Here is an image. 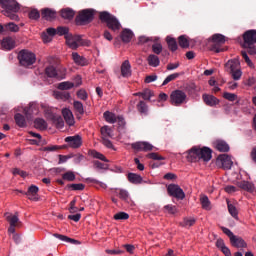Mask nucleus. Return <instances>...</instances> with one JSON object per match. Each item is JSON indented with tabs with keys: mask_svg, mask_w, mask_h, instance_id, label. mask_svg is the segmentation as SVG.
Instances as JSON below:
<instances>
[{
	"mask_svg": "<svg viewBox=\"0 0 256 256\" xmlns=\"http://www.w3.org/2000/svg\"><path fill=\"white\" fill-rule=\"evenodd\" d=\"M121 75L125 78L131 76V63L128 60H125L121 65Z\"/></svg>",
	"mask_w": 256,
	"mask_h": 256,
	"instance_id": "nucleus-21",
	"label": "nucleus"
},
{
	"mask_svg": "<svg viewBox=\"0 0 256 256\" xmlns=\"http://www.w3.org/2000/svg\"><path fill=\"white\" fill-rule=\"evenodd\" d=\"M75 16V12L69 8L61 10V17L66 20H72Z\"/></svg>",
	"mask_w": 256,
	"mask_h": 256,
	"instance_id": "nucleus-38",
	"label": "nucleus"
},
{
	"mask_svg": "<svg viewBox=\"0 0 256 256\" xmlns=\"http://www.w3.org/2000/svg\"><path fill=\"white\" fill-rule=\"evenodd\" d=\"M62 179L64 181L73 182L76 180V174L73 171H66L62 174Z\"/></svg>",
	"mask_w": 256,
	"mask_h": 256,
	"instance_id": "nucleus-41",
	"label": "nucleus"
},
{
	"mask_svg": "<svg viewBox=\"0 0 256 256\" xmlns=\"http://www.w3.org/2000/svg\"><path fill=\"white\" fill-rule=\"evenodd\" d=\"M1 45L4 50H12L15 48L16 42L14 38L6 37L3 39Z\"/></svg>",
	"mask_w": 256,
	"mask_h": 256,
	"instance_id": "nucleus-19",
	"label": "nucleus"
},
{
	"mask_svg": "<svg viewBox=\"0 0 256 256\" xmlns=\"http://www.w3.org/2000/svg\"><path fill=\"white\" fill-rule=\"evenodd\" d=\"M66 44L72 48L77 49L82 44L81 36H72L71 34H67L65 36Z\"/></svg>",
	"mask_w": 256,
	"mask_h": 256,
	"instance_id": "nucleus-12",
	"label": "nucleus"
},
{
	"mask_svg": "<svg viewBox=\"0 0 256 256\" xmlns=\"http://www.w3.org/2000/svg\"><path fill=\"white\" fill-rule=\"evenodd\" d=\"M212 50L216 51L217 53L224 51L221 46L226 42L225 36L221 34H215L210 39Z\"/></svg>",
	"mask_w": 256,
	"mask_h": 256,
	"instance_id": "nucleus-6",
	"label": "nucleus"
},
{
	"mask_svg": "<svg viewBox=\"0 0 256 256\" xmlns=\"http://www.w3.org/2000/svg\"><path fill=\"white\" fill-rule=\"evenodd\" d=\"M75 87V84L70 81H64L58 84L57 89L60 91H68V89H73Z\"/></svg>",
	"mask_w": 256,
	"mask_h": 256,
	"instance_id": "nucleus-35",
	"label": "nucleus"
},
{
	"mask_svg": "<svg viewBox=\"0 0 256 256\" xmlns=\"http://www.w3.org/2000/svg\"><path fill=\"white\" fill-rule=\"evenodd\" d=\"M53 236L61 241L67 242V243H75L76 242V240L68 238L67 236H63V235H59V234H53Z\"/></svg>",
	"mask_w": 256,
	"mask_h": 256,
	"instance_id": "nucleus-53",
	"label": "nucleus"
},
{
	"mask_svg": "<svg viewBox=\"0 0 256 256\" xmlns=\"http://www.w3.org/2000/svg\"><path fill=\"white\" fill-rule=\"evenodd\" d=\"M100 133H101V139L113 138L114 136L113 129L108 125L101 127Z\"/></svg>",
	"mask_w": 256,
	"mask_h": 256,
	"instance_id": "nucleus-22",
	"label": "nucleus"
},
{
	"mask_svg": "<svg viewBox=\"0 0 256 256\" xmlns=\"http://www.w3.org/2000/svg\"><path fill=\"white\" fill-rule=\"evenodd\" d=\"M76 96L78 97V99H81V101H87L88 99V93L85 89L78 90Z\"/></svg>",
	"mask_w": 256,
	"mask_h": 256,
	"instance_id": "nucleus-49",
	"label": "nucleus"
},
{
	"mask_svg": "<svg viewBox=\"0 0 256 256\" xmlns=\"http://www.w3.org/2000/svg\"><path fill=\"white\" fill-rule=\"evenodd\" d=\"M18 58L20 61V65L24 67L32 66L37 60L36 55L29 50L20 51Z\"/></svg>",
	"mask_w": 256,
	"mask_h": 256,
	"instance_id": "nucleus-5",
	"label": "nucleus"
},
{
	"mask_svg": "<svg viewBox=\"0 0 256 256\" xmlns=\"http://www.w3.org/2000/svg\"><path fill=\"white\" fill-rule=\"evenodd\" d=\"M94 19V12L92 10H83L76 17L77 24L90 23Z\"/></svg>",
	"mask_w": 256,
	"mask_h": 256,
	"instance_id": "nucleus-9",
	"label": "nucleus"
},
{
	"mask_svg": "<svg viewBox=\"0 0 256 256\" xmlns=\"http://www.w3.org/2000/svg\"><path fill=\"white\" fill-rule=\"evenodd\" d=\"M167 191L170 196L175 197L176 199L183 200L185 198V192L178 184H169Z\"/></svg>",
	"mask_w": 256,
	"mask_h": 256,
	"instance_id": "nucleus-7",
	"label": "nucleus"
},
{
	"mask_svg": "<svg viewBox=\"0 0 256 256\" xmlns=\"http://www.w3.org/2000/svg\"><path fill=\"white\" fill-rule=\"evenodd\" d=\"M152 50L155 54H160L163 50L162 45L160 43H155L152 45Z\"/></svg>",
	"mask_w": 256,
	"mask_h": 256,
	"instance_id": "nucleus-63",
	"label": "nucleus"
},
{
	"mask_svg": "<svg viewBox=\"0 0 256 256\" xmlns=\"http://www.w3.org/2000/svg\"><path fill=\"white\" fill-rule=\"evenodd\" d=\"M12 173H13L15 176L19 175V176L22 177V178H26V177H27V172L24 171V170H21V169H19V168H14L13 171H12Z\"/></svg>",
	"mask_w": 256,
	"mask_h": 256,
	"instance_id": "nucleus-59",
	"label": "nucleus"
},
{
	"mask_svg": "<svg viewBox=\"0 0 256 256\" xmlns=\"http://www.w3.org/2000/svg\"><path fill=\"white\" fill-rule=\"evenodd\" d=\"M5 218L10 223V226H17V223L19 222L18 212H16V214L6 212Z\"/></svg>",
	"mask_w": 256,
	"mask_h": 256,
	"instance_id": "nucleus-26",
	"label": "nucleus"
},
{
	"mask_svg": "<svg viewBox=\"0 0 256 256\" xmlns=\"http://www.w3.org/2000/svg\"><path fill=\"white\" fill-rule=\"evenodd\" d=\"M200 202H201L202 208L204 210H207V211L211 210V202H210L208 196H201Z\"/></svg>",
	"mask_w": 256,
	"mask_h": 256,
	"instance_id": "nucleus-40",
	"label": "nucleus"
},
{
	"mask_svg": "<svg viewBox=\"0 0 256 256\" xmlns=\"http://www.w3.org/2000/svg\"><path fill=\"white\" fill-rule=\"evenodd\" d=\"M15 121L20 128H25L27 126L25 117L20 113L15 115Z\"/></svg>",
	"mask_w": 256,
	"mask_h": 256,
	"instance_id": "nucleus-39",
	"label": "nucleus"
},
{
	"mask_svg": "<svg viewBox=\"0 0 256 256\" xmlns=\"http://www.w3.org/2000/svg\"><path fill=\"white\" fill-rule=\"evenodd\" d=\"M212 159V150L209 147L194 146L188 150L187 160L189 162H198L203 160L209 162Z\"/></svg>",
	"mask_w": 256,
	"mask_h": 256,
	"instance_id": "nucleus-1",
	"label": "nucleus"
},
{
	"mask_svg": "<svg viewBox=\"0 0 256 256\" xmlns=\"http://www.w3.org/2000/svg\"><path fill=\"white\" fill-rule=\"evenodd\" d=\"M146 157H147L148 159L157 160V161H162V160H164V157L158 155V154L155 153V152L148 153V154L146 155Z\"/></svg>",
	"mask_w": 256,
	"mask_h": 256,
	"instance_id": "nucleus-57",
	"label": "nucleus"
},
{
	"mask_svg": "<svg viewBox=\"0 0 256 256\" xmlns=\"http://www.w3.org/2000/svg\"><path fill=\"white\" fill-rule=\"evenodd\" d=\"M187 101V94L183 90L177 89L170 94V103L174 105V107H180V105H184Z\"/></svg>",
	"mask_w": 256,
	"mask_h": 256,
	"instance_id": "nucleus-4",
	"label": "nucleus"
},
{
	"mask_svg": "<svg viewBox=\"0 0 256 256\" xmlns=\"http://www.w3.org/2000/svg\"><path fill=\"white\" fill-rule=\"evenodd\" d=\"M113 192L119 196V198L123 201H126L128 202L129 199H130V195H129V192L125 189H121V188H115L113 190Z\"/></svg>",
	"mask_w": 256,
	"mask_h": 256,
	"instance_id": "nucleus-23",
	"label": "nucleus"
},
{
	"mask_svg": "<svg viewBox=\"0 0 256 256\" xmlns=\"http://www.w3.org/2000/svg\"><path fill=\"white\" fill-rule=\"evenodd\" d=\"M239 187L243 190H246L250 193H253L255 191V186L253 183L249 181H242L239 183Z\"/></svg>",
	"mask_w": 256,
	"mask_h": 256,
	"instance_id": "nucleus-33",
	"label": "nucleus"
},
{
	"mask_svg": "<svg viewBox=\"0 0 256 256\" xmlns=\"http://www.w3.org/2000/svg\"><path fill=\"white\" fill-rule=\"evenodd\" d=\"M90 155H91L93 158L98 159V160H101V161H103V162H105V163H109V162H110V160L107 159L106 156H105L103 153H100V152H98V151H96V150H92V151L90 152Z\"/></svg>",
	"mask_w": 256,
	"mask_h": 256,
	"instance_id": "nucleus-36",
	"label": "nucleus"
},
{
	"mask_svg": "<svg viewBox=\"0 0 256 256\" xmlns=\"http://www.w3.org/2000/svg\"><path fill=\"white\" fill-rule=\"evenodd\" d=\"M42 18L51 21L52 19L56 18V12L52 9H43L42 10Z\"/></svg>",
	"mask_w": 256,
	"mask_h": 256,
	"instance_id": "nucleus-28",
	"label": "nucleus"
},
{
	"mask_svg": "<svg viewBox=\"0 0 256 256\" xmlns=\"http://www.w3.org/2000/svg\"><path fill=\"white\" fill-rule=\"evenodd\" d=\"M45 74L50 77V78H58V79H63L65 78V74L59 75L58 71L56 70L55 67L53 66H48L45 68Z\"/></svg>",
	"mask_w": 256,
	"mask_h": 256,
	"instance_id": "nucleus-17",
	"label": "nucleus"
},
{
	"mask_svg": "<svg viewBox=\"0 0 256 256\" xmlns=\"http://www.w3.org/2000/svg\"><path fill=\"white\" fill-rule=\"evenodd\" d=\"M128 181L132 184H141L143 177L137 173H128Z\"/></svg>",
	"mask_w": 256,
	"mask_h": 256,
	"instance_id": "nucleus-29",
	"label": "nucleus"
},
{
	"mask_svg": "<svg viewBox=\"0 0 256 256\" xmlns=\"http://www.w3.org/2000/svg\"><path fill=\"white\" fill-rule=\"evenodd\" d=\"M178 43L182 48H188L190 46L189 38L186 35H181L178 38Z\"/></svg>",
	"mask_w": 256,
	"mask_h": 256,
	"instance_id": "nucleus-42",
	"label": "nucleus"
},
{
	"mask_svg": "<svg viewBox=\"0 0 256 256\" xmlns=\"http://www.w3.org/2000/svg\"><path fill=\"white\" fill-rule=\"evenodd\" d=\"M73 108L75 111V115L78 119H81V117L85 114V108L82 102L75 100L73 102Z\"/></svg>",
	"mask_w": 256,
	"mask_h": 256,
	"instance_id": "nucleus-16",
	"label": "nucleus"
},
{
	"mask_svg": "<svg viewBox=\"0 0 256 256\" xmlns=\"http://www.w3.org/2000/svg\"><path fill=\"white\" fill-rule=\"evenodd\" d=\"M141 97L145 101H149V99H151V97H153V91H151L150 89H145L144 91L141 92Z\"/></svg>",
	"mask_w": 256,
	"mask_h": 256,
	"instance_id": "nucleus-50",
	"label": "nucleus"
},
{
	"mask_svg": "<svg viewBox=\"0 0 256 256\" xmlns=\"http://www.w3.org/2000/svg\"><path fill=\"white\" fill-rule=\"evenodd\" d=\"M217 165L224 170H231L233 166L232 158L227 154H221L217 158Z\"/></svg>",
	"mask_w": 256,
	"mask_h": 256,
	"instance_id": "nucleus-8",
	"label": "nucleus"
},
{
	"mask_svg": "<svg viewBox=\"0 0 256 256\" xmlns=\"http://www.w3.org/2000/svg\"><path fill=\"white\" fill-rule=\"evenodd\" d=\"M158 38H149V37H146V36H141L138 38V44H145V43H148V42H153V41H157Z\"/></svg>",
	"mask_w": 256,
	"mask_h": 256,
	"instance_id": "nucleus-55",
	"label": "nucleus"
},
{
	"mask_svg": "<svg viewBox=\"0 0 256 256\" xmlns=\"http://www.w3.org/2000/svg\"><path fill=\"white\" fill-rule=\"evenodd\" d=\"M94 167L98 170H108L109 164H105L100 161H94Z\"/></svg>",
	"mask_w": 256,
	"mask_h": 256,
	"instance_id": "nucleus-52",
	"label": "nucleus"
},
{
	"mask_svg": "<svg viewBox=\"0 0 256 256\" xmlns=\"http://www.w3.org/2000/svg\"><path fill=\"white\" fill-rule=\"evenodd\" d=\"M39 187L37 185H30V187H28V191L24 192V195H26V197H28V200L30 201H38L39 200Z\"/></svg>",
	"mask_w": 256,
	"mask_h": 256,
	"instance_id": "nucleus-13",
	"label": "nucleus"
},
{
	"mask_svg": "<svg viewBox=\"0 0 256 256\" xmlns=\"http://www.w3.org/2000/svg\"><path fill=\"white\" fill-rule=\"evenodd\" d=\"M29 17L32 20H37L40 18V13L38 10H32V11H30Z\"/></svg>",
	"mask_w": 256,
	"mask_h": 256,
	"instance_id": "nucleus-64",
	"label": "nucleus"
},
{
	"mask_svg": "<svg viewBox=\"0 0 256 256\" xmlns=\"http://www.w3.org/2000/svg\"><path fill=\"white\" fill-rule=\"evenodd\" d=\"M69 148L78 149L82 146L83 140L80 135L68 136L64 139Z\"/></svg>",
	"mask_w": 256,
	"mask_h": 256,
	"instance_id": "nucleus-10",
	"label": "nucleus"
},
{
	"mask_svg": "<svg viewBox=\"0 0 256 256\" xmlns=\"http://www.w3.org/2000/svg\"><path fill=\"white\" fill-rule=\"evenodd\" d=\"M216 246L225 254V256H232L230 249L225 245L222 239H218Z\"/></svg>",
	"mask_w": 256,
	"mask_h": 256,
	"instance_id": "nucleus-30",
	"label": "nucleus"
},
{
	"mask_svg": "<svg viewBox=\"0 0 256 256\" xmlns=\"http://www.w3.org/2000/svg\"><path fill=\"white\" fill-rule=\"evenodd\" d=\"M164 210H165V212L172 214V215L177 213L176 206H172V204H167L166 206H164Z\"/></svg>",
	"mask_w": 256,
	"mask_h": 256,
	"instance_id": "nucleus-54",
	"label": "nucleus"
},
{
	"mask_svg": "<svg viewBox=\"0 0 256 256\" xmlns=\"http://www.w3.org/2000/svg\"><path fill=\"white\" fill-rule=\"evenodd\" d=\"M121 39L125 43L131 42V39H133V32L131 30L125 29L121 33Z\"/></svg>",
	"mask_w": 256,
	"mask_h": 256,
	"instance_id": "nucleus-37",
	"label": "nucleus"
},
{
	"mask_svg": "<svg viewBox=\"0 0 256 256\" xmlns=\"http://www.w3.org/2000/svg\"><path fill=\"white\" fill-rule=\"evenodd\" d=\"M137 110L140 114H147V112L149 111V107L147 106V103H145L144 101H140L137 104Z\"/></svg>",
	"mask_w": 256,
	"mask_h": 256,
	"instance_id": "nucleus-44",
	"label": "nucleus"
},
{
	"mask_svg": "<svg viewBox=\"0 0 256 256\" xmlns=\"http://www.w3.org/2000/svg\"><path fill=\"white\" fill-rule=\"evenodd\" d=\"M203 101L208 105L209 107H215V105H219L220 101L213 95L204 94L203 95Z\"/></svg>",
	"mask_w": 256,
	"mask_h": 256,
	"instance_id": "nucleus-18",
	"label": "nucleus"
},
{
	"mask_svg": "<svg viewBox=\"0 0 256 256\" xmlns=\"http://www.w3.org/2000/svg\"><path fill=\"white\" fill-rule=\"evenodd\" d=\"M0 4L3 8L2 13L9 17L12 20H19V17L16 15V13L19 11V5L14 0H0Z\"/></svg>",
	"mask_w": 256,
	"mask_h": 256,
	"instance_id": "nucleus-2",
	"label": "nucleus"
},
{
	"mask_svg": "<svg viewBox=\"0 0 256 256\" xmlns=\"http://www.w3.org/2000/svg\"><path fill=\"white\" fill-rule=\"evenodd\" d=\"M148 64L153 67H157L160 64L159 58L155 55H149Z\"/></svg>",
	"mask_w": 256,
	"mask_h": 256,
	"instance_id": "nucleus-47",
	"label": "nucleus"
},
{
	"mask_svg": "<svg viewBox=\"0 0 256 256\" xmlns=\"http://www.w3.org/2000/svg\"><path fill=\"white\" fill-rule=\"evenodd\" d=\"M196 223V220L192 217L190 218H185L180 225L184 228H190Z\"/></svg>",
	"mask_w": 256,
	"mask_h": 256,
	"instance_id": "nucleus-45",
	"label": "nucleus"
},
{
	"mask_svg": "<svg viewBox=\"0 0 256 256\" xmlns=\"http://www.w3.org/2000/svg\"><path fill=\"white\" fill-rule=\"evenodd\" d=\"M224 99H226L227 101H236V99H238V96L234 93H229V92H225L223 94Z\"/></svg>",
	"mask_w": 256,
	"mask_h": 256,
	"instance_id": "nucleus-56",
	"label": "nucleus"
},
{
	"mask_svg": "<svg viewBox=\"0 0 256 256\" xmlns=\"http://www.w3.org/2000/svg\"><path fill=\"white\" fill-rule=\"evenodd\" d=\"M69 205H70L69 213L75 214L79 211V208H77V206H76V200L75 199L71 200Z\"/></svg>",
	"mask_w": 256,
	"mask_h": 256,
	"instance_id": "nucleus-60",
	"label": "nucleus"
},
{
	"mask_svg": "<svg viewBox=\"0 0 256 256\" xmlns=\"http://www.w3.org/2000/svg\"><path fill=\"white\" fill-rule=\"evenodd\" d=\"M232 246L236 247V248H246L247 247V243L243 240V238L235 236L234 238H232L230 240Z\"/></svg>",
	"mask_w": 256,
	"mask_h": 256,
	"instance_id": "nucleus-25",
	"label": "nucleus"
},
{
	"mask_svg": "<svg viewBox=\"0 0 256 256\" xmlns=\"http://www.w3.org/2000/svg\"><path fill=\"white\" fill-rule=\"evenodd\" d=\"M228 210L233 218L238 219V210L234 204H230V202H228Z\"/></svg>",
	"mask_w": 256,
	"mask_h": 256,
	"instance_id": "nucleus-48",
	"label": "nucleus"
},
{
	"mask_svg": "<svg viewBox=\"0 0 256 256\" xmlns=\"http://www.w3.org/2000/svg\"><path fill=\"white\" fill-rule=\"evenodd\" d=\"M99 18L102 22L107 24V27L111 30L118 31L121 29V24L118 19L108 12H101Z\"/></svg>",
	"mask_w": 256,
	"mask_h": 256,
	"instance_id": "nucleus-3",
	"label": "nucleus"
},
{
	"mask_svg": "<svg viewBox=\"0 0 256 256\" xmlns=\"http://www.w3.org/2000/svg\"><path fill=\"white\" fill-rule=\"evenodd\" d=\"M182 74L183 73H173V74L167 76L166 79L162 83V87H164L165 85H168L169 82L175 80L176 78H178Z\"/></svg>",
	"mask_w": 256,
	"mask_h": 256,
	"instance_id": "nucleus-46",
	"label": "nucleus"
},
{
	"mask_svg": "<svg viewBox=\"0 0 256 256\" xmlns=\"http://www.w3.org/2000/svg\"><path fill=\"white\" fill-rule=\"evenodd\" d=\"M72 59L74 63L79 66H85L88 64L87 60L83 56L79 55L77 52L72 53Z\"/></svg>",
	"mask_w": 256,
	"mask_h": 256,
	"instance_id": "nucleus-27",
	"label": "nucleus"
},
{
	"mask_svg": "<svg viewBox=\"0 0 256 256\" xmlns=\"http://www.w3.org/2000/svg\"><path fill=\"white\" fill-rule=\"evenodd\" d=\"M62 116H63L65 123L69 127H72L75 125V117L73 115V112L70 109H68V108L62 109Z\"/></svg>",
	"mask_w": 256,
	"mask_h": 256,
	"instance_id": "nucleus-14",
	"label": "nucleus"
},
{
	"mask_svg": "<svg viewBox=\"0 0 256 256\" xmlns=\"http://www.w3.org/2000/svg\"><path fill=\"white\" fill-rule=\"evenodd\" d=\"M130 216L127 214V212H118L117 214L114 215L115 220H127L129 219Z\"/></svg>",
	"mask_w": 256,
	"mask_h": 256,
	"instance_id": "nucleus-51",
	"label": "nucleus"
},
{
	"mask_svg": "<svg viewBox=\"0 0 256 256\" xmlns=\"http://www.w3.org/2000/svg\"><path fill=\"white\" fill-rule=\"evenodd\" d=\"M68 33H69V29L66 28V27H58L56 29V34H58L60 36H62V35H65V36L69 35Z\"/></svg>",
	"mask_w": 256,
	"mask_h": 256,
	"instance_id": "nucleus-62",
	"label": "nucleus"
},
{
	"mask_svg": "<svg viewBox=\"0 0 256 256\" xmlns=\"http://www.w3.org/2000/svg\"><path fill=\"white\" fill-rule=\"evenodd\" d=\"M166 42H167V44H168L169 49H170L172 52H174V51H176V50L178 49L177 42H176V40H175L174 38L168 36V37L166 38Z\"/></svg>",
	"mask_w": 256,
	"mask_h": 256,
	"instance_id": "nucleus-43",
	"label": "nucleus"
},
{
	"mask_svg": "<svg viewBox=\"0 0 256 256\" xmlns=\"http://www.w3.org/2000/svg\"><path fill=\"white\" fill-rule=\"evenodd\" d=\"M103 117L105 121L109 124H115L117 122V116L110 111L104 112Z\"/></svg>",
	"mask_w": 256,
	"mask_h": 256,
	"instance_id": "nucleus-34",
	"label": "nucleus"
},
{
	"mask_svg": "<svg viewBox=\"0 0 256 256\" xmlns=\"http://www.w3.org/2000/svg\"><path fill=\"white\" fill-rule=\"evenodd\" d=\"M215 149L218 150L219 152H229L230 151V146L227 144V142L223 140H217L214 142Z\"/></svg>",
	"mask_w": 256,
	"mask_h": 256,
	"instance_id": "nucleus-20",
	"label": "nucleus"
},
{
	"mask_svg": "<svg viewBox=\"0 0 256 256\" xmlns=\"http://www.w3.org/2000/svg\"><path fill=\"white\" fill-rule=\"evenodd\" d=\"M227 69H229L230 73H232L233 71H236L238 69H240V61L238 58L229 60L226 64Z\"/></svg>",
	"mask_w": 256,
	"mask_h": 256,
	"instance_id": "nucleus-24",
	"label": "nucleus"
},
{
	"mask_svg": "<svg viewBox=\"0 0 256 256\" xmlns=\"http://www.w3.org/2000/svg\"><path fill=\"white\" fill-rule=\"evenodd\" d=\"M230 73H231L233 79L236 80V81L240 80L241 77H242V74H243L242 71H241V68H238L237 70H234Z\"/></svg>",
	"mask_w": 256,
	"mask_h": 256,
	"instance_id": "nucleus-58",
	"label": "nucleus"
},
{
	"mask_svg": "<svg viewBox=\"0 0 256 256\" xmlns=\"http://www.w3.org/2000/svg\"><path fill=\"white\" fill-rule=\"evenodd\" d=\"M53 96L55 99H60L61 101H69V99H71V94L69 92L55 91Z\"/></svg>",
	"mask_w": 256,
	"mask_h": 256,
	"instance_id": "nucleus-32",
	"label": "nucleus"
},
{
	"mask_svg": "<svg viewBox=\"0 0 256 256\" xmlns=\"http://www.w3.org/2000/svg\"><path fill=\"white\" fill-rule=\"evenodd\" d=\"M47 127H48V124L44 119L38 118V119L34 120V128H36L40 131H44L47 129Z\"/></svg>",
	"mask_w": 256,
	"mask_h": 256,
	"instance_id": "nucleus-31",
	"label": "nucleus"
},
{
	"mask_svg": "<svg viewBox=\"0 0 256 256\" xmlns=\"http://www.w3.org/2000/svg\"><path fill=\"white\" fill-rule=\"evenodd\" d=\"M11 31V32H18L19 31V27L14 24V23H9L6 25V32Z\"/></svg>",
	"mask_w": 256,
	"mask_h": 256,
	"instance_id": "nucleus-61",
	"label": "nucleus"
},
{
	"mask_svg": "<svg viewBox=\"0 0 256 256\" xmlns=\"http://www.w3.org/2000/svg\"><path fill=\"white\" fill-rule=\"evenodd\" d=\"M153 144L147 142V141H139L132 143V149L140 152H151L153 151Z\"/></svg>",
	"mask_w": 256,
	"mask_h": 256,
	"instance_id": "nucleus-11",
	"label": "nucleus"
},
{
	"mask_svg": "<svg viewBox=\"0 0 256 256\" xmlns=\"http://www.w3.org/2000/svg\"><path fill=\"white\" fill-rule=\"evenodd\" d=\"M256 44V30H248L244 33V46Z\"/></svg>",
	"mask_w": 256,
	"mask_h": 256,
	"instance_id": "nucleus-15",
	"label": "nucleus"
}]
</instances>
